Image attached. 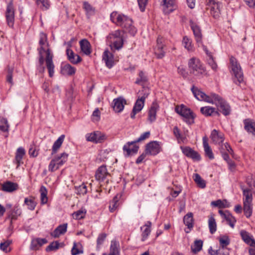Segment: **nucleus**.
<instances>
[{
	"label": "nucleus",
	"mask_w": 255,
	"mask_h": 255,
	"mask_svg": "<svg viewBox=\"0 0 255 255\" xmlns=\"http://www.w3.org/2000/svg\"><path fill=\"white\" fill-rule=\"evenodd\" d=\"M240 235L242 239L247 244L251 246L255 245V240L250 236V234L245 230H242L240 232Z\"/></svg>",
	"instance_id": "33"
},
{
	"label": "nucleus",
	"mask_w": 255,
	"mask_h": 255,
	"mask_svg": "<svg viewBox=\"0 0 255 255\" xmlns=\"http://www.w3.org/2000/svg\"><path fill=\"white\" fill-rule=\"evenodd\" d=\"M147 81L148 78L146 74L142 71H141L139 72L138 76L136 78L135 83L138 85H143L145 84Z\"/></svg>",
	"instance_id": "42"
},
{
	"label": "nucleus",
	"mask_w": 255,
	"mask_h": 255,
	"mask_svg": "<svg viewBox=\"0 0 255 255\" xmlns=\"http://www.w3.org/2000/svg\"><path fill=\"white\" fill-rule=\"evenodd\" d=\"M207 8L210 9L211 14L215 18L219 17L221 3L216 2L215 0H206Z\"/></svg>",
	"instance_id": "11"
},
{
	"label": "nucleus",
	"mask_w": 255,
	"mask_h": 255,
	"mask_svg": "<svg viewBox=\"0 0 255 255\" xmlns=\"http://www.w3.org/2000/svg\"><path fill=\"white\" fill-rule=\"evenodd\" d=\"M25 154V151L22 147H18L15 152L14 162L18 168L21 164H23L22 158Z\"/></svg>",
	"instance_id": "26"
},
{
	"label": "nucleus",
	"mask_w": 255,
	"mask_h": 255,
	"mask_svg": "<svg viewBox=\"0 0 255 255\" xmlns=\"http://www.w3.org/2000/svg\"><path fill=\"white\" fill-rule=\"evenodd\" d=\"M206 74V69L200 61L198 59L192 58V74L200 78Z\"/></svg>",
	"instance_id": "8"
},
{
	"label": "nucleus",
	"mask_w": 255,
	"mask_h": 255,
	"mask_svg": "<svg viewBox=\"0 0 255 255\" xmlns=\"http://www.w3.org/2000/svg\"><path fill=\"white\" fill-rule=\"evenodd\" d=\"M184 224L186 226L184 229L186 233H189L191 231V212L188 213L183 218Z\"/></svg>",
	"instance_id": "35"
},
{
	"label": "nucleus",
	"mask_w": 255,
	"mask_h": 255,
	"mask_svg": "<svg viewBox=\"0 0 255 255\" xmlns=\"http://www.w3.org/2000/svg\"><path fill=\"white\" fill-rule=\"evenodd\" d=\"M64 138L65 135L62 134L60 135L58 138L54 142L52 148V155L55 154L57 152L58 150L60 148L62 143L63 142Z\"/></svg>",
	"instance_id": "37"
},
{
	"label": "nucleus",
	"mask_w": 255,
	"mask_h": 255,
	"mask_svg": "<svg viewBox=\"0 0 255 255\" xmlns=\"http://www.w3.org/2000/svg\"><path fill=\"white\" fill-rule=\"evenodd\" d=\"M215 109L214 108L211 107L209 106L202 107L200 109V111L201 113L206 116H210L214 112H215L217 114H219L218 112H215Z\"/></svg>",
	"instance_id": "45"
},
{
	"label": "nucleus",
	"mask_w": 255,
	"mask_h": 255,
	"mask_svg": "<svg viewBox=\"0 0 255 255\" xmlns=\"http://www.w3.org/2000/svg\"><path fill=\"white\" fill-rule=\"evenodd\" d=\"M67 223L60 225L53 232L51 233L50 235L54 238H58L61 235H64L67 232Z\"/></svg>",
	"instance_id": "23"
},
{
	"label": "nucleus",
	"mask_w": 255,
	"mask_h": 255,
	"mask_svg": "<svg viewBox=\"0 0 255 255\" xmlns=\"http://www.w3.org/2000/svg\"><path fill=\"white\" fill-rule=\"evenodd\" d=\"M76 72V68L69 64H65L61 65V73L65 76H72Z\"/></svg>",
	"instance_id": "27"
},
{
	"label": "nucleus",
	"mask_w": 255,
	"mask_h": 255,
	"mask_svg": "<svg viewBox=\"0 0 255 255\" xmlns=\"http://www.w3.org/2000/svg\"><path fill=\"white\" fill-rule=\"evenodd\" d=\"M193 178L197 186L201 189H204L206 187V182L201 176L197 174H194Z\"/></svg>",
	"instance_id": "36"
},
{
	"label": "nucleus",
	"mask_w": 255,
	"mask_h": 255,
	"mask_svg": "<svg viewBox=\"0 0 255 255\" xmlns=\"http://www.w3.org/2000/svg\"><path fill=\"white\" fill-rule=\"evenodd\" d=\"M203 145L205 155L210 159H213L214 158V155L211 148L208 144V139L206 137L203 138Z\"/></svg>",
	"instance_id": "29"
},
{
	"label": "nucleus",
	"mask_w": 255,
	"mask_h": 255,
	"mask_svg": "<svg viewBox=\"0 0 255 255\" xmlns=\"http://www.w3.org/2000/svg\"><path fill=\"white\" fill-rule=\"evenodd\" d=\"M107 41L112 50H119L124 44L123 32L120 30L112 31L107 36Z\"/></svg>",
	"instance_id": "4"
},
{
	"label": "nucleus",
	"mask_w": 255,
	"mask_h": 255,
	"mask_svg": "<svg viewBox=\"0 0 255 255\" xmlns=\"http://www.w3.org/2000/svg\"><path fill=\"white\" fill-rule=\"evenodd\" d=\"M39 44L40 46L38 48V63L39 66L37 70L40 73H43L45 70V67L43 66L44 62V53H46L45 63L46 66L48 71L50 77H52L54 74L55 65L53 61V54L51 52L49 48L48 47L49 44L47 41V36L44 32H40L39 34Z\"/></svg>",
	"instance_id": "1"
},
{
	"label": "nucleus",
	"mask_w": 255,
	"mask_h": 255,
	"mask_svg": "<svg viewBox=\"0 0 255 255\" xmlns=\"http://www.w3.org/2000/svg\"><path fill=\"white\" fill-rule=\"evenodd\" d=\"M150 134V131H146L140 135V136L136 140V142H139L148 138Z\"/></svg>",
	"instance_id": "64"
},
{
	"label": "nucleus",
	"mask_w": 255,
	"mask_h": 255,
	"mask_svg": "<svg viewBox=\"0 0 255 255\" xmlns=\"http://www.w3.org/2000/svg\"><path fill=\"white\" fill-rule=\"evenodd\" d=\"M208 218V223L209 231L211 234H213L216 232L217 228L216 220L213 214H211Z\"/></svg>",
	"instance_id": "34"
},
{
	"label": "nucleus",
	"mask_w": 255,
	"mask_h": 255,
	"mask_svg": "<svg viewBox=\"0 0 255 255\" xmlns=\"http://www.w3.org/2000/svg\"><path fill=\"white\" fill-rule=\"evenodd\" d=\"M211 205L219 208H225L229 207L230 204L226 200H221V199H218L216 201H212Z\"/></svg>",
	"instance_id": "38"
},
{
	"label": "nucleus",
	"mask_w": 255,
	"mask_h": 255,
	"mask_svg": "<svg viewBox=\"0 0 255 255\" xmlns=\"http://www.w3.org/2000/svg\"><path fill=\"white\" fill-rule=\"evenodd\" d=\"M230 62L232 71L236 79L234 80V82L237 85H240L244 82V75L241 67L237 59L233 56H231Z\"/></svg>",
	"instance_id": "6"
},
{
	"label": "nucleus",
	"mask_w": 255,
	"mask_h": 255,
	"mask_svg": "<svg viewBox=\"0 0 255 255\" xmlns=\"http://www.w3.org/2000/svg\"><path fill=\"white\" fill-rule=\"evenodd\" d=\"M243 203H252L253 201V195L251 190L249 188L243 189Z\"/></svg>",
	"instance_id": "41"
},
{
	"label": "nucleus",
	"mask_w": 255,
	"mask_h": 255,
	"mask_svg": "<svg viewBox=\"0 0 255 255\" xmlns=\"http://www.w3.org/2000/svg\"><path fill=\"white\" fill-rule=\"evenodd\" d=\"M85 137L87 141L95 143H102L107 138L105 134L100 131L88 133L86 134Z\"/></svg>",
	"instance_id": "9"
},
{
	"label": "nucleus",
	"mask_w": 255,
	"mask_h": 255,
	"mask_svg": "<svg viewBox=\"0 0 255 255\" xmlns=\"http://www.w3.org/2000/svg\"><path fill=\"white\" fill-rule=\"evenodd\" d=\"M5 17L8 26L9 27L13 28L14 23V10L11 1L7 5L5 11Z\"/></svg>",
	"instance_id": "12"
},
{
	"label": "nucleus",
	"mask_w": 255,
	"mask_h": 255,
	"mask_svg": "<svg viewBox=\"0 0 255 255\" xmlns=\"http://www.w3.org/2000/svg\"><path fill=\"white\" fill-rule=\"evenodd\" d=\"M86 213V211L85 210H79L74 212L72 214V217L75 220H80L85 217Z\"/></svg>",
	"instance_id": "53"
},
{
	"label": "nucleus",
	"mask_w": 255,
	"mask_h": 255,
	"mask_svg": "<svg viewBox=\"0 0 255 255\" xmlns=\"http://www.w3.org/2000/svg\"><path fill=\"white\" fill-rule=\"evenodd\" d=\"M18 188V184L10 181H6L2 185L1 189L6 192H12L16 190Z\"/></svg>",
	"instance_id": "30"
},
{
	"label": "nucleus",
	"mask_w": 255,
	"mask_h": 255,
	"mask_svg": "<svg viewBox=\"0 0 255 255\" xmlns=\"http://www.w3.org/2000/svg\"><path fill=\"white\" fill-rule=\"evenodd\" d=\"M113 104L114 110L116 112L120 113L124 110L126 101L123 98L119 97L113 100Z\"/></svg>",
	"instance_id": "21"
},
{
	"label": "nucleus",
	"mask_w": 255,
	"mask_h": 255,
	"mask_svg": "<svg viewBox=\"0 0 255 255\" xmlns=\"http://www.w3.org/2000/svg\"><path fill=\"white\" fill-rule=\"evenodd\" d=\"M56 163V160H54V159L51 160L48 166V170L49 171L52 172L59 168V166Z\"/></svg>",
	"instance_id": "58"
},
{
	"label": "nucleus",
	"mask_w": 255,
	"mask_h": 255,
	"mask_svg": "<svg viewBox=\"0 0 255 255\" xmlns=\"http://www.w3.org/2000/svg\"><path fill=\"white\" fill-rule=\"evenodd\" d=\"M203 241L201 240H196L194 242L192 247V254H197L202 250Z\"/></svg>",
	"instance_id": "43"
},
{
	"label": "nucleus",
	"mask_w": 255,
	"mask_h": 255,
	"mask_svg": "<svg viewBox=\"0 0 255 255\" xmlns=\"http://www.w3.org/2000/svg\"><path fill=\"white\" fill-rule=\"evenodd\" d=\"M110 18L113 23L125 28L131 34L134 35L136 33V29L132 25V19L127 16L114 11L111 13Z\"/></svg>",
	"instance_id": "2"
},
{
	"label": "nucleus",
	"mask_w": 255,
	"mask_h": 255,
	"mask_svg": "<svg viewBox=\"0 0 255 255\" xmlns=\"http://www.w3.org/2000/svg\"><path fill=\"white\" fill-rule=\"evenodd\" d=\"M160 151V146L156 141H151L146 146L145 154L155 155Z\"/></svg>",
	"instance_id": "14"
},
{
	"label": "nucleus",
	"mask_w": 255,
	"mask_h": 255,
	"mask_svg": "<svg viewBox=\"0 0 255 255\" xmlns=\"http://www.w3.org/2000/svg\"><path fill=\"white\" fill-rule=\"evenodd\" d=\"M149 93V89L147 87H143L142 89L139 91L138 98L130 113V116L131 119H134L136 114L142 110L144 106L145 99L148 97Z\"/></svg>",
	"instance_id": "3"
},
{
	"label": "nucleus",
	"mask_w": 255,
	"mask_h": 255,
	"mask_svg": "<svg viewBox=\"0 0 255 255\" xmlns=\"http://www.w3.org/2000/svg\"><path fill=\"white\" fill-rule=\"evenodd\" d=\"M212 96L214 98L213 104L216 105L219 111L225 116L230 115L231 108L229 104L218 94L213 93Z\"/></svg>",
	"instance_id": "5"
},
{
	"label": "nucleus",
	"mask_w": 255,
	"mask_h": 255,
	"mask_svg": "<svg viewBox=\"0 0 255 255\" xmlns=\"http://www.w3.org/2000/svg\"><path fill=\"white\" fill-rule=\"evenodd\" d=\"M110 250V252L109 254L104 253L102 255H120L119 242L116 241H112Z\"/></svg>",
	"instance_id": "32"
},
{
	"label": "nucleus",
	"mask_w": 255,
	"mask_h": 255,
	"mask_svg": "<svg viewBox=\"0 0 255 255\" xmlns=\"http://www.w3.org/2000/svg\"><path fill=\"white\" fill-rule=\"evenodd\" d=\"M107 235L105 233H102L99 235L97 240L98 247L103 243Z\"/></svg>",
	"instance_id": "61"
},
{
	"label": "nucleus",
	"mask_w": 255,
	"mask_h": 255,
	"mask_svg": "<svg viewBox=\"0 0 255 255\" xmlns=\"http://www.w3.org/2000/svg\"><path fill=\"white\" fill-rule=\"evenodd\" d=\"M83 253V248L80 243H73V246L71 249L72 255H78Z\"/></svg>",
	"instance_id": "39"
},
{
	"label": "nucleus",
	"mask_w": 255,
	"mask_h": 255,
	"mask_svg": "<svg viewBox=\"0 0 255 255\" xmlns=\"http://www.w3.org/2000/svg\"><path fill=\"white\" fill-rule=\"evenodd\" d=\"M226 221L231 227L232 228H234L235 224L236 222V220L234 216L230 214L228 218L227 219Z\"/></svg>",
	"instance_id": "62"
},
{
	"label": "nucleus",
	"mask_w": 255,
	"mask_h": 255,
	"mask_svg": "<svg viewBox=\"0 0 255 255\" xmlns=\"http://www.w3.org/2000/svg\"><path fill=\"white\" fill-rule=\"evenodd\" d=\"M207 62L213 70L215 71L217 70L218 65L213 55H210L209 57L207 58Z\"/></svg>",
	"instance_id": "51"
},
{
	"label": "nucleus",
	"mask_w": 255,
	"mask_h": 255,
	"mask_svg": "<svg viewBox=\"0 0 255 255\" xmlns=\"http://www.w3.org/2000/svg\"><path fill=\"white\" fill-rule=\"evenodd\" d=\"M66 54L68 59L73 64H76L80 62L81 58L77 54H75L72 50L70 48L66 49Z\"/></svg>",
	"instance_id": "28"
},
{
	"label": "nucleus",
	"mask_w": 255,
	"mask_h": 255,
	"mask_svg": "<svg viewBox=\"0 0 255 255\" xmlns=\"http://www.w3.org/2000/svg\"><path fill=\"white\" fill-rule=\"evenodd\" d=\"M136 142V141L128 142L124 146L123 150L126 156H129L137 152L139 147L135 144Z\"/></svg>",
	"instance_id": "15"
},
{
	"label": "nucleus",
	"mask_w": 255,
	"mask_h": 255,
	"mask_svg": "<svg viewBox=\"0 0 255 255\" xmlns=\"http://www.w3.org/2000/svg\"><path fill=\"white\" fill-rule=\"evenodd\" d=\"M68 154L66 153L63 152L61 154L60 156H58L54 158V160H56V164H58L59 168L63 165L67 160Z\"/></svg>",
	"instance_id": "44"
},
{
	"label": "nucleus",
	"mask_w": 255,
	"mask_h": 255,
	"mask_svg": "<svg viewBox=\"0 0 255 255\" xmlns=\"http://www.w3.org/2000/svg\"><path fill=\"white\" fill-rule=\"evenodd\" d=\"M12 242L10 240H7L0 244V249L5 253H8L10 251L9 245L11 244Z\"/></svg>",
	"instance_id": "52"
},
{
	"label": "nucleus",
	"mask_w": 255,
	"mask_h": 255,
	"mask_svg": "<svg viewBox=\"0 0 255 255\" xmlns=\"http://www.w3.org/2000/svg\"><path fill=\"white\" fill-rule=\"evenodd\" d=\"M163 9L165 13L172 12L175 8V0H163Z\"/></svg>",
	"instance_id": "25"
},
{
	"label": "nucleus",
	"mask_w": 255,
	"mask_h": 255,
	"mask_svg": "<svg viewBox=\"0 0 255 255\" xmlns=\"http://www.w3.org/2000/svg\"><path fill=\"white\" fill-rule=\"evenodd\" d=\"M220 145L219 150L221 153H223L224 152H228L230 154L232 155L233 154V150L230 146V145L226 142L224 144L221 143Z\"/></svg>",
	"instance_id": "47"
},
{
	"label": "nucleus",
	"mask_w": 255,
	"mask_h": 255,
	"mask_svg": "<svg viewBox=\"0 0 255 255\" xmlns=\"http://www.w3.org/2000/svg\"><path fill=\"white\" fill-rule=\"evenodd\" d=\"M151 222L147 221L145 224L140 227L141 231V241H145L149 236L151 232Z\"/></svg>",
	"instance_id": "22"
},
{
	"label": "nucleus",
	"mask_w": 255,
	"mask_h": 255,
	"mask_svg": "<svg viewBox=\"0 0 255 255\" xmlns=\"http://www.w3.org/2000/svg\"><path fill=\"white\" fill-rule=\"evenodd\" d=\"M244 204V212L245 216L247 218H249L252 214L253 205L252 203H243Z\"/></svg>",
	"instance_id": "46"
},
{
	"label": "nucleus",
	"mask_w": 255,
	"mask_h": 255,
	"mask_svg": "<svg viewBox=\"0 0 255 255\" xmlns=\"http://www.w3.org/2000/svg\"><path fill=\"white\" fill-rule=\"evenodd\" d=\"M83 6L87 14L92 15L94 13V8L88 2H84L83 3Z\"/></svg>",
	"instance_id": "56"
},
{
	"label": "nucleus",
	"mask_w": 255,
	"mask_h": 255,
	"mask_svg": "<svg viewBox=\"0 0 255 255\" xmlns=\"http://www.w3.org/2000/svg\"><path fill=\"white\" fill-rule=\"evenodd\" d=\"M175 111L182 117V119L188 125L191 124V111L183 104L176 106Z\"/></svg>",
	"instance_id": "7"
},
{
	"label": "nucleus",
	"mask_w": 255,
	"mask_h": 255,
	"mask_svg": "<svg viewBox=\"0 0 255 255\" xmlns=\"http://www.w3.org/2000/svg\"><path fill=\"white\" fill-rule=\"evenodd\" d=\"M121 197V195H116L110 202L109 210L111 212H114L119 205V201Z\"/></svg>",
	"instance_id": "40"
},
{
	"label": "nucleus",
	"mask_w": 255,
	"mask_h": 255,
	"mask_svg": "<svg viewBox=\"0 0 255 255\" xmlns=\"http://www.w3.org/2000/svg\"><path fill=\"white\" fill-rule=\"evenodd\" d=\"M59 247V244L58 242H53L46 248V252H50L57 250Z\"/></svg>",
	"instance_id": "57"
},
{
	"label": "nucleus",
	"mask_w": 255,
	"mask_h": 255,
	"mask_svg": "<svg viewBox=\"0 0 255 255\" xmlns=\"http://www.w3.org/2000/svg\"><path fill=\"white\" fill-rule=\"evenodd\" d=\"M24 204L27 205L28 209L30 210H34L36 206V202L32 198H25Z\"/></svg>",
	"instance_id": "49"
},
{
	"label": "nucleus",
	"mask_w": 255,
	"mask_h": 255,
	"mask_svg": "<svg viewBox=\"0 0 255 255\" xmlns=\"http://www.w3.org/2000/svg\"><path fill=\"white\" fill-rule=\"evenodd\" d=\"M103 60L105 61L106 66L109 68H112L114 64V55L108 50H106L103 54Z\"/></svg>",
	"instance_id": "24"
},
{
	"label": "nucleus",
	"mask_w": 255,
	"mask_h": 255,
	"mask_svg": "<svg viewBox=\"0 0 255 255\" xmlns=\"http://www.w3.org/2000/svg\"><path fill=\"white\" fill-rule=\"evenodd\" d=\"M210 138L215 144L220 145L224 140V134L223 132L213 129L211 133Z\"/></svg>",
	"instance_id": "17"
},
{
	"label": "nucleus",
	"mask_w": 255,
	"mask_h": 255,
	"mask_svg": "<svg viewBox=\"0 0 255 255\" xmlns=\"http://www.w3.org/2000/svg\"><path fill=\"white\" fill-rule=\"evenodd\" d=\"M40 199L41 204H45L47 202L48 198L47 196V190L45 187L42 186L40 189Z\"/></svg>",
	"instance_id": "48"
},
{
	"label": "nucleus",
	"mask_w": 255,
	"mask_h": 255,
	"mask_svg": "<svg viewBox=\"0 0 255 255\" xmlns=\"http://www.w3.org/2000/svg\"><path fill=\"white\" fill-rule=\"evenodd\" d=\"M182 45L188 51H190L191 46V41L186 36H184L182 40Z\"/></svg>",
	"instance_id": "59"
},
{
	"label": "nucleus",
	"mask_w": 255,
	"mask_h": 255,
	"mask_svg": "<svg viewBox=\"0 0 255 255\" xmlns=\"http://www.w3.org/2000/svg\"><path fill=\"white\" fill-rule=\"evenodd\" d=\"M81 51L86 55H89L91 53V44L88 40L84 39L80 42Z\"/></svg>",
	"instance_id": "31"
},
{
	"label": "nucleus",
	"mask_w": 255,
	"mask_h": 255,
	"mask_svg": "<svg viewBox=\"0 0 255 255\" xmlns=\"http://www.w3.org/2000/svg\"><path fill=\"white\" fill-rule=\"evenodd\" d=\"M164 45L163 38L158 36L156 40V45L154 48V54L158 59L162 58L165 55V52L163 49Z\"/></svg>",
	"instance_id": "13"
},
{
	"label": "nucleus",
	"mask_w": 255,
	"mask_h": 255,
	"mask_svg": "<svg viewBox=\"0 0 255 255\" xmlns=\"http://www.w3.org/2000/svg\"><path fill=\"white\" fill-rule=\"evenodd\" d=\"M77 190L78 194H85L87 192V186L84 183H83L77 188Z\"/></svg>",
	"instance_id": "60"
},
{
	"label": "nucleus",
	"mask_w": 255,
	"mask_h": 255,
	"mask_svg": "<svg viewBox=\"0 0 255 255\" xmlns=\"http://www.w3.org/2000/svg\"><path fill=\"white\" fill-rule=\"evenodd\" d=\"M109 173L106 166L102 165L100 166L97 170L95 174V178L99 182L104 181Z\"/></svg>",
	"instance_id": "20"
},
{
	"label": "nucleus",
	"mask_w": 255,
	"mask_h": 255,
	"mask_svg": "<svg viewBox=\"0 0 255 255\" xmlns=\"http://www.w3.org/2000/svg\"><path fill=\"white\" fill-rule=\"evenodd\" d=\"M37 5H40L43 10L49 8L50 4L48 0H36Z\"/></svg>",
	"instance_id": "55"
},
{
	"label": "nucleus",
	"mask_w": 255,
	"mask_h": 255,
	"mask_svg": "<svg viewBox=\"0 0 255 255\" xmlns=\"http://www.w3.org/2000/svg\"><path fill=\"white\" fill-rule=\"evenodd\" d=\"M9 125L7 120L3 118L0 119V130L2 132H8Z\"/></svg>",
	"instance_id": "50"
},
{
	"label": "nucleus",
	"mask_w": 255,
	"mask_h": 255,
	"mask_svg": "<svg viewBox=\"0 0 255 255\" xmlns=\"http://www.w3.org/2000/svg\"><path fill=\"white\" fill-rule=\"evenodd\" d=\"M192 31L194 34V38L198 46L202 45L203 34L201 27L192 23Z\"/></svg>",
	"instance_id": "16"
},
{
	"label": "nucleus",
	"mask_w": 255,
	"mask_h": 255,
	"mask_svg": "<svg viewBox=\"0 0 255 255\" xmlns=\"http://www.w3.org/2000/svg\"><path fill=\"white\" fill-rule=\"evenodd\" d=\"M147 1L148 0H137L139 8L142 12L144 11Z\"/></svg>",
	"instance_id": "63"
},
{
	"label": "nucleus",
	"mask_w": 255,
	"mask_h": 255,
	"mask_svg": "<svg viewBox=\"0 0 255 255\" xmlns=\"http://www.w3.org/2000/svg\"><path fill=\"white\" fill-rule=\"evenodd\" d=\"M243 123L245 130L255 136V121L251 119H246L243 121Z\"/></svg>",
	"instance_id": "19"
},
{
	"label": "nucleus",
	"mask_w": 255,
	"mask_h": 255,
	"mask_svg": "<svg viewBox=\"0 0 255 255\" xmlns=\"http://www.w3.org/2000/svg\"><path fill=\"white\" fill-rule=\"evenodd\" d=\"M220 247L226 248L230 244V239L228 236H223L218 238Z\"/></svg>",
	"instance_id": "54"
},
{
	"label": "nucleus",
	"mask_w": 255,
	"mask_h": 255,
	"mask_svg": "<svg viewBox=\"0 0 255 255\" xmlns=\"http://www.w3.org/2000/svg\"><path fill=\"white\" fill-rule=\"evenodd\" d=\"M159 105L156 102H153L148 112V121L150 123L154 122L156 119V113L159 110Z\"/></svg>",
	"instance_id": "18"
},
{
	"label": "nucleus",
	"mask_w": 255,
	"mask_h": 255,
	"mask_svg": "<svg viewBox=\"0 0 255 255\" xmlns=\"http://www.w3.org/2000/svg\"><path fill=\"white\" fill-rule=\"evenodd\" d=\"M213 93L210 94V95H207L203 92L199 90L197 88L192 86V94L199 101H205L209 103H214L213 98L212 96V94Z\"/></svg>",
	"instance_id": "10"
}]
</instances>
